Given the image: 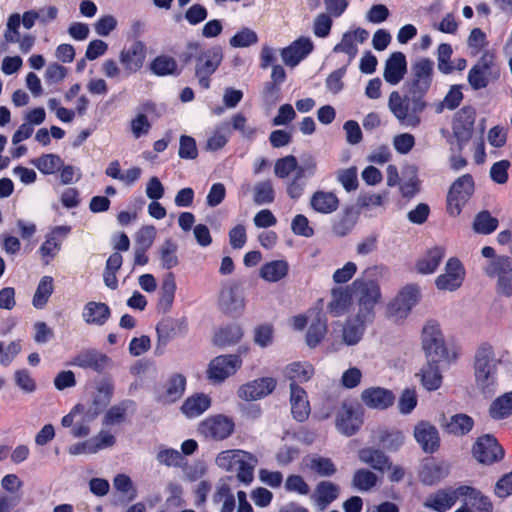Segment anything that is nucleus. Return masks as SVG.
<instances>
[{
  "instance_id": "nucleus-48",
  "label": "nucleus",
  "mask_w": 512,
  "mask_h": 512,
  "mask_svg": "<svg viewBox=\"0 0 512 512\" xmlns=\"http://www.w3.org/2000/svg\"><path fill=\"white\" fill-rule=\"evenodd\" d=\"M474 426L473 419L466 414H455L451 416L444 424V429L456 436H462L469 433Z\"/></svg>"
},
{
  "instance_id": "nucleus-10",
  "label": "nucleus",
  "mask_w": 512,
  "mask_h": 512,
  "mask_svg": "<svg viewBox=\"0 0 512 512\" xmlns=\"http://www.w3.org/2000/svg\"><path fill=\"white\" fill-rule=\"evenodd\" d=\"M498 76L495 54L485 50L478 62L472 66L467 75V81L474 90L485 88L493 77Z\"/></svg>"
},
{
  "instance_id": "nucleus-2",
  "label": "nucleus",
  "mask_w": 512,
  "mask_h": 512,
  "mask_svg": "<svg viewBox=\"0 0 512 512\" xmlns=\"http://www.w3.org/2000/svg\"><path fill=\"white\" fill-rule=\"evenodd\" d=\"M485 258L482 264L484 274L496 281L498 294L510 297L512 295V259L507 255H498L491 246L481 249Z\"/></svg>"
},
{
  "instance_id": "nucleus-14",
  "label": "nucleus",
  "mask_w": 512,
  "mask_h": 512,
  "mask_svg": "<svg viewBox=\"0 0 512 512\" xmlns=\"http://www.w3.org/2000/svg\"><path fill=\"white\" fill-rule=\"evenodd\" d=\"M363 418L360 409L350 403H342L335 416V426L345 436L354 435L362 426Z\"/></svg>"
},
{
  "instance_id": "nucleus-9",
  "label": "nucleus",
  "mask_w": 512,
  "mask_h": 512,
  "mask_svg": "<svg viewBox=\"0 0 512 512\" xmlns=\"http://www.w3.org/2000/svg\"><path fill=\"white\" fill-rule=\"evenodd\" d=\"M235 430L234 420L225 414H213L199 422L197 431L207 440L223 441Z\"/></svg>"
},
{
  "instance_id": "nucleus-8",
  "label": "nucleus",
  "mask_w": 512,
  "mask_h": 512,
  "mask_svg": "<svg viewBox=\"0 0 512 512\" xmlns=\"http://www.w3.org/2000/svg\"><path fill=\"white\" fill-rule=\"evenodd\" d=\"M353 287L358 291L357 305L360 319L373 321L375 306L381 301V290L378 283L374 281L356 280Z\"/></svg>"
},
{
  "instance_id": "nucleus-59",
  "label": "nucleus",
  "mask_w": 512,
  "mask_h": 512,
  "mask_svg": "<svg viewBox=\"0 0 512 512\" xmlns=\"http://www.w3.org/2000/svg\"><path fill=\"white\" fill-rule=\"evenodd\" d=\"M229 139V133L224 124L215 128L206 141V150L217 151L223 148Z\"/></svg>"
},
{
  "instance_id": "nucleus-31",
  "label": "nucleus",
  "mask_w": 512,
  "mask_h": 512,
  "mask_svg": "<svg viewBox=\"0 0 512 512\" xmlns=\"http://www.w3.org/2000/svg\"><path fill=\"white\" fill-rule=\"evenodd\" d=\"M290 406L295 420L305 421L310 415V404L306 391L295 383L290 384Z\"/></svg>"
},
{
  "instance_id": "nucleus-28",
  "label": "nucleus",
  "mask_w": 512,
  "mask_h": 512,
  "mask_svg": "<svg viewBox=\"0 0 512 512\" xmlns=\"http://www.w3.org/2000/svg\"><path fill=\"white\" fill-rule=\"evenodd\" d=\"M340 494V487L330 481H320L310 496L311 503L324 511Z\"/></svg>"
},
{
  "instance_id": "nucleus-60",
  "label": "nucleus",
  "mask_w": 512,
  "mask_h": 512,
  "mask_svg": "<svg viewBox=\"0 0 512 512\" xmlns=\"http://www.w3.org/2000/svg\"><path fill=\"white\" fill-rule=\"evenodd\" d=\"M129 128L133 137L139 139L149 133L151 123L144 113L139 112L130 120Z\"/></svg>"
},
{
  "instance_id": "nucleus-25",
  "label": "nucleus",
  "mask_w": 512,
  "mask_h": 512,
  "mask_svg": "<svg viewBox=\"0 0 512 512\" xmlns=\"http://www.w3.org/2000/svg\"><path fill=\"white\" fill-rule=\"evenodd\" d=\"M413 437L425 453H434L440 447L439 432L428 421H420L414 426Z\"/></svg>"
},
{
  "instance_id": "nucleus-7",
  "label": "nucleus",
  "mask_w": 512,
  "mask_h": 512,
  "mask_svg": "<svg viewBox=\"0 0 512 512\" xmlns=\"http://www.w3.org/2000/svg\"><path fill=\"white\" fill-rule=\"evenodd\" d=\"M421 294L417 285H406L392 298L386 306V316L396 323L408 318L412 309L418 304Z\"/></svg>"
},
{
  "instance_id": "nucleus-57",
  "label": "nucleus",
  "mask_w": 512,
  "mask_h": 512,
  "mask_svg": "<svg viewBox=\"0 0 512 512\" xmlns=\"http://www.w3.org/2000/svg\"><path fill=\"white\" fill-rule=\"evenodd\" d=\"M151 70L159 76L170 75L176 72L177 63L172 57L161 55L156 57L151 63Z\"/></svg>"
},
{
  "instance_id": "nucleus-20",
  "label": "nucleus",
  "mask_w": 512,
  "mask_h": 512,
  "mask_svg": "<svg viewBox=\"0 0 512 512\" xmlns=\"http://www.w3.org/2000/svg\"><path fill=\"white\" fill-rule=\"evenodd\" d=\"M146 48L140 41H135L121 50L119 61L123 67L124 77L138 72L145 62Z\"/></svg>"
},
{
  "instance_id": "nucleus-54",
  "label": "nucleus",
  "mask_w": 512,
  "mask_h": 512,
  "mask_svg": "<svg viewBox=\"0 0 512 512\" xmlns=\"http://www.w3.org/2000/svg\"><path fill=\"white\" fill-rule=\"evenodd\" d=\"M33 165L43 174H53L62 168V160L55 154H45L32 161Z\"/></svg>"
},
{
  "instance_id": "nucleus-56",
  "label": "nucleus",
  "mask_w": 512,
  "mask_h": 512,
  "mask_svg": "<svg viewBox=\"0 0 512 512\" xmlns=\"http://www.w3.org/2000/svg\"><path fill=\"white\" fill-rule=\"evenodd\" d=\"M473 227L477 233L490 234L497 229L498 220L488 211H482L475 217Z\"/></svg>"
},
{
  "instance_id": "nucleus-17",
  "label": "nucleus",
  "mask_w": 512,
  "mask_h": 512,
  "mask_svg": "<svg viewBox=\"0 0 512 512\" xmlns=\"http://www.w3.org/2000/svg\"><path fill=\"white\" fill-rule=\"evenodd\" d=\"M277 381L273 377H262L245 384L237 389V396L246 402L257 401L270 395L276 388Z\"/></svg>"
},
{
  "instance_id": "nucleus-35",
  "label": "nucleus",
  "mask_w": 512,
  "mask_h": 512,
  "mask_svg": "<svg viewBox=\"0 0 512 512\" xmlns=\"http://www.w3.org/2000/svg\"><path fill=\"white\" fill-rule=\"evenodd\" d=\"M288 273L289 264L283 259L268 261L259 269V277L269 283H276L285 279Z\"/></svg>"
},
{
  "instance_id": "nucleus-16",
  "label": "nucleus",
  "mask_w": 512,
  "mask_h": 512,
  "mask_svg": "<svg viewBox=\"0 0 512 512\" xmlns=\"http://www.w3.org/2000/svg\"><path fill=\"white\" fill-rule=\"evenodd\" d=\"M472 454L478 462L491 465L504 457V450L494 436L485 434L476 439Z\"/></svg>"
},
{
  "instance_id": "nucleus-23",
  "label": "nucleus",
  "mask_w": 512,
  "mask_h": 512,
  "mask_svg": "<svg viewBox=\"0 0 512 512\" xmlns=\"http://www.w3.org/2000/svg\"><path fill=\"white\" fill-rule=\"evenodd\" d=\"M369 37L367 30L356 28L345 32L341 41L333 48L334 53H344L347 56L346 66H348L358 53V45L364 43Z\"/></svg>"
},
{
  "instance_id": "nucleus-51",
  "label": "nucleus",
  "mask_w": 512,
  "mask_h": 512,
  "mask_svg": "<svg viewBox=\"0 0 512 512\" xmlns=\"http://www.w3.org/2000/svg\"><path fill=\"white\" fill-rule=\"evenodd\" d=\"M489 413L496 420L509 417L512 414V391L496 398L491 403Z\"/></svg>"
},
{
  "instance_id": "nucleus-37",
  "label": "nucleus",
  "mask_w": 512,
  "mask_h": 512,
  "mask_svg": "<svg viewBox=\"0 0 512 512\" xmlns=\"http://www.w3.org/2000/svg\"><path fill=\"white\" fill-rule=\"evenodd\" d=\"M110 317V309L105 303L90 301L85 304L82 318L88 325L102 326Z\"/></svg>"
},
{
  "instance_id": "nucleus-32",
  "label": "nucleus",
  "mask_w": 512,
  "mask_h": 512,
  "mask_svg": "<svg viewBox=\"0 0 512 512\" xmlns=\"http://www.w3.org/2000/svg\"><path fill=\"white\" fill-rule=\"evenodd\" d=\"M447 364V362H432L427 360V363L416 373L422 387L427 391L438 390L443 382V376L440 372L439 365Z\"/></svg>"
},
{
  "instance_id": "nucleus-62",
  "label": "nucleus",
  "mask_w": 512,
  "mask_h": 512,
  "mask_svg": "<svg viewBox=\"0 0 512 512\" xmlns=\"http://www.w3.org/2000/svg\"><path fill=\"white\" fill-rule=\"evenodd\" d=\"M257 42V33L249 28H243L238 31L229 41L230 45L235 48L249 47Z\"/></svg>"
},
{
  "instance_id": "nucleus-30",
  "label": "nucleus",
  "mask_w": 512,
  "mask_h": 512,
  "mask_svg": "<svg viewBox=\"0 0 512 512\" xmlns=\"http://www.w3.org/2000/svg\"><path fill=\"white\" fill-rule=\"evenodd\" d=\"M313 50V43L309 38L301 37L281 50L283 62L288 66H296Z\"/></svg>"
},
{
  "instance_id": "nucleus-1",
  "label": "nucleus",
  "mask_w": 512,
  "mask_h": 512,
  "mask_svg": "<svg viewBox=\"0 0 512 512\" xmlns=\"http://www.w3.org/2000/svg\"><path fill=\"white\" fill-rule=\"evenodd\" d=\"M113 390L114 386L109 379L98 381L92 398L76 404L62 418V426L70 428V433L74 438L87 437L91 433V424L109 404Z\"/></svg>"
},
{
  "instance_id": "nucleus-24",
  "label": "nucleus",
  "mask_w": 512,
  "mask_h": 512,
  "mask_svg": "<svg viewBox=\"0 0 512 512\" xmlns=\"http://www.w3.org/2000/svg\"><path fill=\"white\" fill-rule=\"evenodd\" d=\"M111 364L110 358L95 349H86L76 354L69 362V365L82 369H92L98 373L103 372Z\"/></svg>"
},
{
  "instance_id": "nucleus-15",
  "label": "nucleus",
  "mask_w": 512,
  "mask_h": 512,
  "mask_svg": "<svg viewBox=\"0 0 512 512\" xmlns=\"http://www.w3.org/2000/svg\"><path fill=\"white\" fill-rule=\"evenodd\" d=\"M433 67V62L427 58L419 59L412 65V80L409 88L411 95L422 98L429 90L432 83Z\"/></svg>"
},
{
  "instance_id": "nucleus-40",
  "label": "nucleus",
  "mask_w": 512,
  "mask_h": 512,
  "mask_svg": "<svg viewBox=\"0 0 512 512\" xmlns=\"http://www.w3.org/2000/svg\"><path fill=\"white\" fill-rule=\"evenodd\" d=\"M359 460L369 465L374 470L384 472L386 468H390V459L389 457L381 450L365 447L359 450L358 452Z\"/></svg>"
},
{
  "instance_id": "nucleus-39",
  "label": "nucleus",
  "mask_w": 512,
  "mask_h": 512,
  "mask_svg": "<svg viewBox=\"0 0 512 512\" xmlns=\"http://www.w3.org/2000/svg\"><path fill=\"white\" fill-rule=\"evenodd\" d=\"M374 441L388 451H398L405 442V435L397 429H379L373 434Z\"/></svg>"
},
{
  "instance_id": "nucleus-55",
  "label": "nucleus",
  "mask_w": 512,
  "mask_h": 512,
  "mask_svg": "<svg viewBox=\"0 0 512 512\" xmlns=\"http://www.w3.org/2000/svg\"><path fill=\"white\" fill-rule=\"evenodd\" d=\"M403 180L400 182V192L404 197H412L418 190V179L414 167L409 166L402 172Z\"/></svg>"
},
{
  "instance_id": "nucleus-38",
  "label": "nucleus",
  "mask_w": 512,
  "mask_h": 512,
  "mask_svg": "<svg viewBox=\"0 0 512 512\" xmlns=\"http://www.w3.org/2000/svg\"><path fill=\"white\" fill-rule=\"evenodd\" d=\"M371 322L360 319L358 314L348 319L343 327V342L349 346L358 344L364 335L367 325Z\"/></svg>"
},
{
  "instance_id": "nucleus-47",
  "label": "nucleus",
  "mask_w": 512,
  "mask_h": 512,
  "mask_svg": "<svg viewBox=\"0 0 512 512\" xmlns=\"http://www.w3.org/2000/svg\"><path fill=\"white\" fill-rule=\"evenodd\" d=\"M327 332L326 318L321 313H316L312 322H310L306 343L309 347L314 348L322 341Z\"/></svg>"
},
{
  "instance_id": "nucleus-3",
  "label": "nucleus",
  "mask_w": 512,
  "mask_h": 512,
  "mask_svg": "<svg viewBox=\"0 0 512 512\" xmlns=\"http://www.w3.org/2000/svg\"><path fill=\"white\" fill-rule=\"evenodd\" d=\"M216 465L227 472H236L237 479L249 485L254 479V469L258 463L256 456L239 449L225 450L215 458Z\"/></svg>"
},
{
  "instance_id": "nucleus-50",
  "label": "nucleus",
  "mask_w": 512,
  "mask_h": 512,
  "mask_svg": "<svg viewBox=\"0 0 512 512\" xmlns=\"http://www.w3.org/2000/svg\"><path fill=\"white\" fill-rule=\"evenodd\" d=\"M286 376L293 381L292 383H304L309 381L314 375V368L308 362H294L285 368Z\"/></svg>"
},
{
  "instance_id": "nucleus-53",
  "label": "nucleus",
  "mask_w": 512,
  "mask_h": 512,
  "mask_svg": "<svg viewBox=\"0 0 512 512\" xmlns=\"http://www.w3.org/2000/svg\"><path fill=\"white\" fill-rule=\"evenodd\" d=\"M378 477L368 469H358L352 479V485L360 491H369L376 486Z\"/></svg>"
},
{
  "instance_id": "nucleus-11",
  "label": "nucleus",
  "mask_w": 512,
  "mask_h": 512,
  "mask_svg": "<svg viewBox=\"0 0 512 512\" xmlns=\"http://www.w3.org/2000/svg\"><path fill=\"white\" fill-rule=\"evenodd\" d=\"M242 366V359L237 354L220 355L213 358L207 367L206 376L215 384L224 382L227 378L236 374Z\"/></svg>"
},
{
  "instance_id": "nucleus-41",
  "label": "nucleus",
  "mask_w": 512,
  "mask_h": 512,
  "mask_svg": "<svg viewBox=\"0 0 512 512\" xmlns=\"http://www.w3.org/2000/svg\"><path fill=\"white\" fill-rule=\"evenodd\" d=\"M54 289L55 285L53 277L48 275L42 276L32 296V306L38 310L44 309L47 306Z\"/></svg>"
},
{
  "instance_id": "nucleus-61",
  "label": "nucleus",
  "mask_w": 512,
  "mask_h": 512,
  "mask_svg": "<svg viewBox=\"0 0 512 512\" xmlns=\"http://www.w3.org/2000/svg\"><path fill=\"white\" fill-rule=\"evenodd\" d=\"M467 45L470 55H478L488 45L486 34L479 28L472 29L467 39Z\"/></svg>"
},
{
  "instance_id": "nucleus-34",
  "label": "nucleus",
  "mask_w": 512,
  "mask_h": 512,
  "mask_svg": "<svg viewBox=\"0 0 512 512\" xmlns=\"http://www.w3.org/2000/svg\"><path fill=\"white\" fill-rule=\"evenodd\" d=\"M303 470H308L321 477H330L337 471L335 463L328 457L320 455H308L302 459Z\"/></svg>"
},
{
  "instance_id": "nucleus-64",
  "label": "nucleus",
  "mask_w": 512,
  "mask_h": 512,
  "mask_svg": "<svg viewBox=\"0 0 512 512\" xmlns=\"http://www.w3.org/2000/svg\"><path fill=\"white\" fill-rule=\"evenodd\" d=\"M297 170L298 162L297 159L292 155L278 159L274 167L275 175L281 179L288 177L292 172H295L296 174Z\"/></svg>"
},
{
  "instance_id": "nucleus-5",
  "label": "nucleus",
  "mask_w": 512,
  "mask_h": 512,
  "mask_svg": "<svg viewBox=\"0 0 512 512\" xmlns=\"http://www.w3.org/2000/svg\"><path fill=\"white\" fill-rule=\"evenodd\" d=\"M388 107L402 126L415 128L421 123L420 114L425 110L426 102L413 95L411 99L402 98L397 91H393L389 95Z\"/></svg>"
},
{
  "instance_id": "nucleus-49",
  "label": "nucleus",
  "mask_w": 512,
  "mask_h": 512,
  "mask_svg": "<svg viewBox=\"0 0 512 512\" xmlns=\"http://www.w3.org/2000/svg\"><path fill=\"white\" fill-rule=\"evenodd\" d=\"M332 299L328 305V310L334 315L343 314L351 304V292L349 288H334L331 292Z\"/></svg>"
},
{
  "instance_id": "nucleus-18",
  "label": "nucleus",
  "mask_w": 512,
  "mask_h": 512,
  "mask_svg": "<svg viewBox=\"0 0 512 512\" xmlns=\"http://www.w3.org/2000/svg\"><path fill=\"white\" fill-rule=\"evenodd\" d=\"M475 116L476 112L472 107H463L453 118V136L460 150L472 137Z\"/></svg>"
},
{
  "instance_id": "nucleus-4",
  "label": "nucleus",
  "mask_w": 512,
  "mask_h": 512,
  "mask_svg": "<svg viewBox=\"0 0 512 512\" xmlns=\"http://www.w3.org/2000/svg\"><path fill=\"white\" fill-rule=\"evenodd\" d=\"M497 365L494 349L489 344H482L475 355V382L483 394H491L497 386Z\"/></svg>"
},
{
  "instance_id": "nucleus-6",
  "label": "nucleus",
  "mask_w": 512,
  "mask_h": 512,
  "mask_svg": "<svg viewBox=\"0 0 512 512\" xmlns=\"http://www.w3.org/2000/svg\"><path fill=\"white\" fill-rule=\"evenodd\" d=\"M421 345L426 358L432 362H450L455 359L446 345L440 325L435 321H428L421 331Z\"/></svg>"
},
{
  "instance_id": "nucleus-44",
  "label": "nucleus",
  "mask_w": 512,
  "mask_h": 512,
  "mask_svg": "<svg viewBox=\"0 0 512 512\" xmlns=\"http://www.w3.org/2000/svg\"><path fill=\"white\" fill-rule=\"evenodd\" d=\"M310 205L318 213L329 214L337 210L339 200L332 192L317 191L312 195Z\"/></svg>"
},
{
  "instance_id": "nucleus-22",
  "label": "nucleus",
  "mask_w": 512,
  "mask_h": 512,
  "mask_svg": "<svg viewBox=\"0 0 512 512\" xmlns=\"http://www.w3.org/2000/svg\"><path fill=\"white\" fill-rule=\"evenodd\" d=\"M465 278V269L457 258H450L444 273L435 279V285L439 290L454 291L458 289Z\"/></svg>"
},
{
  "instance_id": "nucleus-42",
  "label": "nucleus",
  "mask_w": 512,
  "mask_h": 512,
  "mask_svg": "<svg viewBox=\"0 0 512 512\" xmlns=\"http://www.w3.org/2000/svg\"><path fill=\"white\" fill-rule=\"evenodd\" d=\"M445 248L436 246L430 249L425 255H423L416 263V270L420 274H432L434 273L440 262L445 256Z\"/></svg>"
},
{
  "instance_id": "nucleus-33",
  "label": "nucleus",
  "mask_w": 512,
  "mask_h": 512,
  "mask_svg": "<svg viewBox=\"0 0 512 512\" xmlns=\"http://www.w3.org/2000/svg\"><path fill=\"white\" fill-rule=\"evenodd\" d=\"M407 70V62L402 52H394L386 60L383 77L391 85L398 84Z\"/></svg>"
},
{
  "instance_id": "nucleus-63",
  "label": "nucleus",
  "mask_w": 512,
  "mask_h": 512,
  "mask_svg": "<svg viewBox=\"0 0 512 512\" xmlns=\"http://www.w3.org/2000/svg\"><path fill=\"white\" fill-rule=\"evenodd\" d=\"M417 402L416 390L412 388L404 389L398 399V410L401 414L408 415L414 410Z\"/></svg>"
},
{
  "instance_id": "nucleus-21",
  "label": "nucleus",
  "mask_w": 512,
  "mask_h": 512,
  "mask_svg": "<svg viewBox=\"0 0 512 512\" xmlns=\"http://www.w3.org/2000/svg\"><path fill=\"white\" fill-rule=\"evenodd\" d=\"M222 52L219 48H211L203 52L196 64V76L199 84L207 89L210 86L209 77L216 71L222 61Z\"/></svg>"
},
{
  "instance_id": "nucleus-26",
  "label": "nucleus",
  "mask_w": 512,
  "mask_h": 512,
  "mask_svg": "<svg viewBox=\"0 0 512 512\" xmlns=\"http://www.w3.org/2000/svg\"><path fill=\"white\" fill-rule=\"evenodd\" d=\"M212 406V398L203 392L189 395L181 404L180 412L186 419H196Z\"/></svg>"
},
{
  "instance_id": "nucleus-46",
  "label": "nucleus",
  "mask_w": 512,
  "mask_h": 512,
  "mask_svg": "<svg viewBox=\"0 0 512 512\" xmlns=\"http://www.w3.org/2000/svg\"><path fill=\"white\" fill-rule=\"evenodd\" d=\"M458 493L462 497L468 498L471 505L476 508L478 512H492L493 505L488 497L484 496L479 490L462 485L458 487Z\"/></svg>"
},
{
  "instance_id": "nucleus-52",
  "label": "nucleus",
  "mask_w": 512,
  "mask_h": 512,
  "mask_svg": "<svg viewBox=\"0 0 512 512\" xmlns=\"http://www.w3.org/2000/svg\"><path fill=\"white\" fill-rule=\"evenodd\" d=\"M242 336L243 331L239 325H229L215 333L214 342L221 346L231 345L239 342Z\"/></svg>"
},
{
  "instance_id": "nucleus-12",
  "label": "nucleus",
  "mask_w": 512,
  "mask_h": 512,
  "mask_svg": "<svg viewBox=\"0 0 512 512\" xmlns=\"http://www.w3.org/2000/svg\"><path fill=\"white\" fill-rule=\"evenodd\" d=\"M187 385L186 377L181 373H172L156 389L155 401L167 406L179 401L185 393Z\"/></svg>"
},
{
  "instance_id": "nucleus-43",
  "label": "nucleus",
  "mask_w": 512,
  "mask_h": 512,
  "mask_svg": "<svg viewBox=\"0 0 512 512\" xmlns=\"http://www.w3.org/2000/svg\"><path fill=\"white\" fill-rule=\"evenodd\" d=\"M450 466L446 462H428L420 472V479L423 483L432 485L448 476Z\"/></svg>"
},
{
  "instance_id": "nucleus-27",
  "label": "nucleus",
  "mask_w": 512,
  "mask_h": 512,
  "mask_svg": "<svg viewBox=\"0 0 512 512\" xmlns=\"http://www.w3.org/2000/svg\"><path fill=\"white\" fill-rule=\"evenodd\" d=\"M361 400L371 409L384 410L392 406L395 400L392 391L383 387H369L362 391Z\"/></svg>"
},
{
  "instance_id": "nucleus-29",
  "label": "nucleus",
  "mask_w": 512,
  "mask_h": 512,
  "mask_svg": "<svg viewBox=\"0 0 512 512\" xmlns=\"http://www.w3.org/2000/svg\"><path fill=\"white\" fill-rule=\"evenodd\" d=\"M461 497L462 495L458 493V487L455 489H441L426 497L423 506L436 512H446Z\"/></svg>"
},
{
  "instance_id": "nucleus-45",
  "label": "nucleus",
  "mask_w": 512,
  "mask_h": 512,
  "mask_svg": "<svg viewBox=\"0 0 512 512\" xmlns=\"http://www.w3.org/2000/svg\"><path fill=\"white\" fill-rule=\"evenodd\" d=\"M177 289L175 277L172 273L165 275L162 279L158 307L164 312H167L172 307L175 292Z\"/></svg>"
},
{
  "instance_id": "nucleus-13",
  "label": "nucleus",
  "mask_w": 512,
  "mask_h": 512,
  "mask_svg": "<svg viewBox=\"0 0 512 512\" xmlns=\"http://www.w3.org/2000/svg\"><path fill=\"white\" fill-rule=\"evenodd\" d=\"M474 190L473 179L470 175L459 177L451 186L447 196V210L452 216L460 214L462 207L468 201Z\"/></svg>"
},
{
  "instance_id": "nucleus-36",
  "label": "nucleus",
  "mask_w": 512,
  "mask_h": 512,
  "mask_svg": "<svg viewBox=\"0 0 512 512\" xmlns=\"http://www.w3.org/2000/svg\"><path fill=\"white\" fill-rule=\"evenodd\" d=\"M219 305L222 309L230 312L244 308V298L235 284L226 283L222 286L219 294Z\"/></svg>"
},
{
  "instance_id": "nucleus-19",
  "label": "nucleus",
  "mask_w": 512,
  "mask_h": 512,
  "mask_svg": "<svg viewBox=\"0 0 512 512\" xmlns=\"http://www.w3.org/2000/svg\"><path fill=\"white\" fill-rule=\"evenodd\" d=\"M71 227L67 225L55 226L45 236L38 253L45 264H49L61 250L63 240L70 233Z\"/></svg>"
},
{
  "instance_id": "nucleus-58",
  "label": "nucleus",
  "mask_w": 512,
  "mask_h": 512,
  "mask_svg": "<svg viewBox=\"0 0 512 512\" xmlns=\"http://www.w3.org/2000/svg\"><path fill=\"white\" fill-rule=\"evenodd\" d=\"M463 100V93L460 85H453L445 95L444 99L436 107V112L441 113L444 109L453 110Z\"/></svg>"
}]
</instances>
